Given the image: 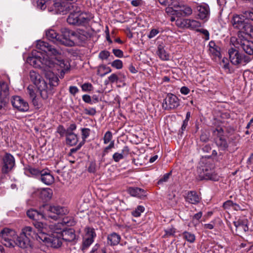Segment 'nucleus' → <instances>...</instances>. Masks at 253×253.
<instances>
[{
	"label": "nucleus",
	"instance_id": "nucleus-1",
	"mask_svg": "<svg viewBox=\"0 0 253 253\" xmlns=\"http://www.w3.org/2000/svg\"><path fill=\"white\" fill-rule=\"evenodd\" d=\"M37 48L41 50L39 52L41 53L42 57H30L28 58V62L35 67L43 68L44 70H47L44 60H48L49 55H58L59 52L48 43L42 41L37 42Z\"/></svg>",
	"mask_w": 253,
	"mask_h": 253
},
{
	"label": "nucleus",
	"instance_id": "nucleus-2",
	"mask_svg": "<svg viewBox=\"0 0 253 253\" xmlns=\"http://www.w3.org/2000/svg\"><path fill=\"white\" fill-rule=\"evenodd\" d=\"M69 212L66 207L59 206H46L42 213H40L34 209L27 211V215L34 220H39L46 218L47 217L53 219H57L58 215H66Z\"/></svg>",
	"mask_w": 253,
	"mask_h": 253
},
{
	"label": "nucleus",
	"instance_id": "nucleus-3",
	"mask_svg": "<svg viewBox=\"0 0 253 253\" xmlns=\"http://www.w3.org/2000/svg\"><path fill=\"white\" fill-rule=\"evenodd\" d=\"M249 20L253 21V12L250 11L238 15V38H253V27Z\"/></svg>",
	"mask_w": 253,
	"mask_h": 253
},
{
	"label": "nucleus",
	"instance_id": "nucleus-4",
	"mask_svg": "<svg viewBox=\"0 0 253 253\" xmlns=\"http://www.w3.org/2000/svg\"><path fill=\"white\" fill-rule=\"evenodd\" d=\"M237 14H234L231 20V26L229 30L231 36L230 41L231 47L228 50L229 58L231 63L235 65H237V38L236 37L237 32V21H236Z\"/></svg>",
	"mask_w": 253,
	"mask_h": 253
},
{
	"label": "nucleus",
	"instance_id": "nucleus-5",
	"mask_svg": "<svg viewBox=\"0 0 253 253\" xmlns=\"http://www.w3.org/2000/svg\"><path fill=\"white\" fill-rule=\"evenodd\" d=\"M76 8L68 16L67 21L70 25L80 26L87 24L94 17L89 12H82L80 8L75 5Z\"/></svg>",
	"mask_w": 253,
	"mask_h": 253
},
{
	"label": "nucleus",
	"instance_id": "nucleus-6",
	"mask_svg": "<svg viewBox=\"0 0 253 253\" xmlns=\"http://www.w3.org/2000/svg\"><path fill=\"white\" fill-rule=\"evenodd\" d=\"M47 70L51 69L54 71H57L59 73V77L63 78L64 75L70 70V64L67 60L60 57H49L48 60H45Z\"/></svg>",
	"mask_w": 253,
	"mask_h": 253
},
{
	"label": "nucleus",
	"instance_id": "nucleus-7",
	"mask_svg": "<svg viewBox=\"0 0 253 253\" xmlns=\"http://www.w3.org/2000/svg\"><path fill=\"white\" fill-rule=\"evenodd\" d=\"M35 231L32 227L26 226L22 230L21 233L17 236L14 245L18 247L26 249L32 246L31 239L34 237Z\"/></svg>",
	"mask_w": 253,
	"mask_h": 253
},
{
	"label": "nucleus",
	"instance_id": "nucleus-8",
	"mask_svg": "<svg viewBox=\"0 0 253 253\" xmlns=\"http://www.w3.org/2000/svg\"><path fill=\"white\" fill-rule=\"evenodd\" d=\"M30 77L31 80L37 86L41 97L43 99L47 98L48 95L46 90L47 84L45 82L44 80H41L40 76L33 71L30 72Z\"/></svg>",
	"mask_w": 253,
	"mask_h": 253
},
{
	"label": "nucleus",
	"instance_id": "nucleus-9",
	"mask_svg": "<svg viewBox=\"0 0 253 253\" xmlns=\"http://www.w3.org/2000/svg\"><path fill=\"white\" fill-rule=\"evenodd\" d=\"M15 236V231L8 228H3L0 232L1 243L3 245L9 248L14 247L13 239Z\"/></svg>",
	"mask_w": 253,
	"mask_h": 253
},
{
	"label": "nucleus",
	"instance_id": "nucleus-10",
	"mask_svg": "<svg viewBox=\"0 0 253 253\" xmlns=\"http://www.w3.org/2000/svg\"><path fill=\"white\" fill-rule=\"evenodd\" d=\"M1 172L7 174L11 172L15 166L14 157L10 153H6L1 158Z\"/></svg>",
	"mask_w": 253,
	"mask_h": 253
},
{
	"label": "nucleus",
	"instance_id": "nucleus-11",
	"mask_svg": "<svg viewBox=\"0 0 253 253\" xmlns=\"http://www.w3.org/2000/svg\"><path fill=\"white\" fill-rule=\"evenodd\" d=\"M180 105L179 99L175 95L170 93L168 94L164 100L162 104V107L166 110H169L176 109Z\"/></svg>",
	"mask_w": 253,
	"mask_h": 253
},
{
	"label": "nucleus",
	"instance_id": "nucleus-12",
	"mask_svg": "<svg viewBox=\"0 0 253 253\" xmlns=\"http://www.w3.org/2000/svg\"><path fill=\"white\" fill-rule=\"evenodd\" d=\"M13 107L21 112H26L29 110L28 103L20 96H13L11 100Z\"/></svg>",
	"mask_w": 253,
	"mask_h": 253
},
{
	"label": "nucleus",
	"instance_id": "nucleus-13",
	"mask_svg": "<svg viewBox=\"0 0 253 253\" xmlns=\"http://www.w3.org/2000/svg\"><path fill=\"white\" fill-rule=\"evenodd\" d=\"M74 5L61 3L60 2H54L52 7H50L49 10L53 12L55 14H65L70 10L71 7L74 8Z\"/></svg>",
	"mask_w": 253,
	"mask_h": 253
},
{
	"label": "nucleus",
	"instance_id": "nucleus-14",
	"mask_svg": "<svg viewBox=\"0 0 253 253\" xmlns=\"http://www.w3.org/2000/svg\"><path fill=\"white\" fill-rule=\"evenodd\" d=\"M72 32L69 29L63 28L61 29L62 35H60L59 43L66 46H72L74 44V42L70 39Z\"/></svg>",
	"mask_w": 253,
	"mask_h": 253
},
{
	"label": "nucleus",
	"instance_id": "nucleus-15",
	"mask_svg": "<svg viewBox=\"0 0 253 253\" xmlns=\"http://www.w3.org/2000/svg\"><path fill=\"white\" fill-rule=\"evenodd\" d=\"M199 176L201 179L213 181H218L219 179V176L213 169L207 168L203 169V172L200 173Z\"/></svg>",
	"mask_w": 253,
	"mask_h": 253
},
{
	"label": "nucleus",
	"instance_id": "nucleus-16",
	"mask_svg": "<svg viewBox=\"0 0 253 253\" xmlns=\"http://www.w3.org/2000/svg\"><path fill=\"white\" fill-rule=\"evenodd\" d=\"M60 234L54 233L51 235L49 240H48L47 246L53 248H58L62 244V238H61Z\"/></svg>",
	"mask_w": 253,
	"mask_h": 253
},
{
	"label": "nucleus",
	"instance_id": "nucleus-17",
	"mask_svg": "<svg viewBox=\"0 0 253 253\" xmlns=\"http://www.w3.org/2000/svg\"><path fill=\"white\" fill-rule=\"evenodd\" d=\"M60 236L62 237V239L66 242H74L78 239V236L75 234V231L72 228L63 230L60 234Z\"/></svg>",
	"mask_w": 253,
	"mask_h": 253
},
{
	"label": "nucleus",
	"instance_id": "nucleus-18",
	"mask_svg": "<svg viewBox=\"0 0 253 253\" xmlns=\"http://www.w3.org/2000/svg\"><path fill=\"white\" fill-rule=\"evenodd\" d=\"M238 44L249 55H253V42L248 39H241L240 42L238 41Z\"/></svg>",
	"mask_w": 253,
	"mask_h": 253
},
{
	"label": "nucleus",
	"instance_id": "nucleus-19",
	"mask_svg": "<svg viewBox=\"0 0 253 253\" xmlns=\"http://www.w3.org/2000/svg\"><path fill=\"white\" fill-rule=\"evenodd\" d=\"M172 5L174 8L179 9L175 10V11H179L180 15L182 16H189L192 13V9L191 7L187 5H184L182 2H173Z\"/></svg>",
	"mask_w": 253,
	"mask_h": 253
},
{
	"label": "nucleus",
	"instance_id": "nucleus-20",
	"mask_svg": "<svg viewBox=\"0 0 253 253\" xmlns=\"http://www.w3.org/2000/svg\"><path fill=\"white\" fill-rule=\"evenodd\" d=\"M38 179L47 185H50L54 182V178L48 169H42Z\"/></svg>",
	"mask_w": 253,
	"mask_h": 253
},
{
	"label": "nucleus",
	"instance_id": "nucleus-21",
	"mask_svg": "<svg viewBox=\"0 0 253 253\" xmlns=\"http://www.w3.org/2000/svg\"><path fill=\"white\" fill-rule=\"evenodd\" d=\"M184 199L186 202L194 205H197L201 200V197L195 191H188L184 196Z\"/></svg>",
	"mask_w": 253,
	"mask_h": 253
},
{
	"label": "nucleus",
	"instance_id": "nucleus-22",
	"mask_svg": "<svg viewBox=\"0 0 253 253\" xmlns=\"http://www.w3.org/2000/svg\"><path fill=\"white\" fill-rule=\"evenodd\" d=\"M197 10L199 12L198 15L202 20H207L210 16V8L208 4H204L197 6Z\"/></svg>",
	"mask_w": 253,
	"mask_h": 253
},
{
	"label": "nucleus",
	"instance_id": "nucleus-23",
	"mask_svg": "<svg viewBox=\"0 0 253 253\" xmlns=\"http://www.w3.org/2000/svg\"><path fill=\"white\" fill-rule=\"evenodd\" d=\"M72 35L75 38V40L82 42L87 40L89 34L84 30L78 29L76 31L72 32Z\"/></svg>",
	"mask_w": 253,
	"mask_h": 253
},
{
	"label": "nucleus",
	"instance_id": "nucleus-24",
	"mask_svg": "<svg viewBox=\"0 0 253 253\" xmlns=\"http://www.w3.org/2000/svg\"><path fill=\"white\" fill-rule=\"evenodd\" d=\"M45 70L47 71L45 73V77L50 85L52 86H57L58 85L59 79L57 75L53 73L54 71L49 68L48 70Z\"/></svg>",
	"mask_w": 253,
	"mask_h": 253
},
{
	"label": "nucleus",
	"instance_id": "nucleus-25",
	"mask_svg": "<svg viewBox=\"0 0 253 253\" xmlns=\"http://www.w3.org/2000/svg\"><path fill=\"white\" fill-rule=\"evenodd\" d=\"M128 193L132 196L140 199L146 197V191L138 187H129L127 190Z\"/></svg>",
	"mask_w": 253,
	"mask_h": 253
},
{
	"label": "nucleus",
	"instance_id": "nucleus-26",
	"mask_svg": "<svg viewBox=\"0 0 253 253\" xmlns=\"http://www.w3.org/2000/svg\"><path fill=\"white\" fill-rule=\"evenodd\" d=\"M37 193L41 199L48 201L51 198L53 192L51 189L49 188H44L38 189L37 190Z\"/></svg>",
	"mask_w": 253,
	"mask_h": 253
},
{
	"label": "nucleus",
	"instance_id": "nucleus-27",
	"mask_svg": "<svg viewBox=\"0 0 253 253\" xmlns=\"http://www.w3.org/2000/svg\"><path fill=\"white\" fill-rule=\"evenodd\" d=\"M129 153V149L127 146H125L122 150L121 153L116 152L113 156V160L116 163H118L120 160L123 159Z\"/></svg>",
	"mask_w": 253,
	"mask_h": 253
},
{
	"label": "nucleus",
	"instance_id": "nucleus-28",
	"mask_svg": "<svg viewBox=\"0 0 253 253\" xmlns=\"http://www.w3.org/2000/svg\"><path fill=\"white\" fill-rule=\"evenodd\" d=\"M120 240V235L115 232L112 233L107 236V243L110 246L117 245Z\"/></svg>",
	"mask_w": 253,
	"mask_h": 253
},
{
	"label": "nucleus",
	"instance_id": "nucleus-29",
	"mask_svg": "<svg viewBox=\"0 0 253 253\" xmlns=\"http://www.w3.org/2000/svg\"><path fill=\"white\" fill-rule=\"evenodd\" d=\"M46 36L48 40L53 42L59 43V39L61 37L53 29H48L46 31Z\"/></svg>",
	"mask_w": 253,
	"mask_h": 253
},
{
	"label": "nucleus",
	"instance_id": "nucleus-30",
	"mask_svg": "<svg viewBox=\"0 0 253 253\" xmlns=\"http://www.w3.org/2000/svg\"><path fill=\"white\" fill-rule=\"evenodd\" d=\"M157 54L159 58L163 61H167L169 59V54L167 53L162 45H159L158 46Z\"/></svg>",
	"mask_w": 253,
	"mask_h": 253
},
{
	"label": "nucleus",
	"instance_id": "nucleus-31",
	"mask_svg": "<svg viewBox=\"0 0 253 253\" xmlns=\"http://www.w3.org/2000/svg\"><path fill=\"white\" fill-rule=\"evenodd\" d=\"M46 231H41L38 232L37 234L35 233L34 236L39 241H42L44 242L46 246L47 245L48 240H49L51 235L47 234L45 233Z\"/></svg>",
	"mask_w": 253,
	"mask_h": 253
},
{
	"label": "nucleus",
	"instance_id": "nucleus-32",
	"mask_svg": "<svg viewBox=\"0 0 253 253\" xmlns=\"http://www.w3.org/2000/svg\"><path fill=\"white\" fill-rule=\"evenodd\" d=\"M9 95V88L7 84L2 82L0 84V98H6Z\"/></svg>",
	"mask_w": 253,
	"mask_h": 253
},
{
	"label": "nucleus",
	"instance_id": "nucleus-33",
	"mask_svg": "<svg viewBox=\"0 0 253 253\" xmlns=\"http://www.w3.org/2000/svg\"><path fill=\"white\" fill-rule=\"evenodd\" d=\"M215 143L218 148L222 150H225L228 147L226 141L222 137H216Z\"/></svg>",
	"mask_w": 253,
	"mask_h": 253
},
{
	"label": "nucleus",
	"instance_id": "nucleus-34",
	"mask_svg": "<svg viewBox=\"0 0 253 253\" xmlns=\"http://www.w3.org/2000/svg\"><path fill=\"white\" fill-rule=\"evenodd\" d=\"M8 99L2 98L0 101V116L6 113L8 110Z\"/></svg>",
	"mask_w": 253,
	"mask_h": 253
},
{
	"label": "nucleus",
	"instance_id": "nucleus-35",
	"mask_svg": "<svg viewBox=\"0 0 253 253\" xmlns=\"http://www.w3.org/2000/svg\"><path fill=\"white\" fill-rule=\"evenodd\" d=\"M238 64H240L243 65H246L247 63H249L251 58L249 55H246L243 53H239L238 52Z\"/></svg>",
	"mask_w": 253,
	"mask_h": 253
},
{
	"label": "nucleus",
	"instance_id": "nucleus-36",
	"mask_svg": "<svg viewBox=\"0 0 253 253\" xmlns=\"http://www.w3.org/2000/svg\"><path fill=\"white\" fill-rule=\"evenodd\" d=\"M182 237L184 240L190 243H194L196 239L195 235L194 234L187 231H184L182 233Z\"/></svg>",
	"mask_w": 253,
	"mask_h": 253
},
{
	"label": "nucleus",
	"instance_id": "nucleus-37",
	"mask_svg": "<svg viewBox=\"0 0 253 253\" xmlns=\"http://www.w3.org/2000/svg\"><path fill=\"white\" fill-rule=\"evenodd\" d=\"M78 141L77 135L71 134L66 138V143L71 146L76 145Z\"/></svg>",
	"mask_w": 253,
	"mask_h": 253
},
{
	"label": "nucleus",
	"instance_id": "nucleus-38",
	"mask_svg": "<svg viewBox=\"0 0 253 253\" xmlns=\"http://www.w3.org/2000/svg\"><path fill=\"white\" fill-rule=\"evenodd\" d=\"M28 171L32 175L35 176L38 179L39 178L40 175H41L42 172V170L33 167H30L28 169Z\"/></svg>",
	"mask_w": 253,
	"mask_h": 253
},
{
	"label": "nucleus",
	"instance_id": "nucleus-39",
	"mask_svg": "<svg viewBox=\"0 0 253 253\" xmlns=\"http://www.w3.org/2000/svg\"><path fill=\"white\" fill-rule=\"evenodd\" d=\"M33 224L36 228L37 229L38 232L43 231H46V229L45 227V225L41 221H39L38 220L34 221Z\"/></svg>",
	"mask_w": 253,
	"mask_h": 253
},
{
	"label": "nucleus",
	"instance_id": "nucleus-40",
	"mask_svg": "<svg viewBox=\"0 0 253 253\" xmlns=\"http://www.w3.org/2000/svg\"><path fill=\"white\" fill-rule=\"evenodd\" d=\"M176 229L173 227L167 228L165 230V234L164 237L165 238L169 237L170 236H174V234L176 233Z\"/></svg>",
	"mask_w": 253,
	"mask_h": 253
},
{
	"label": "nucleus",
	"instance_id": "nucleus-41",
	"mask_svg": "<svg viewBox=\"0 0 253 253\" xmlns=\"http://www.w3.org/2000/svg\"><path fill=\"white\" fill-rule=\"evenodd\" d=\"M36 1L37 6L41 9H45L48 3L47 0H35Z\"/></svg>",
	"mask_w": 253,
	"mask_h": 253
},
{
	"label": "nucleus",
	"instance_id": "nucleus-42",
	"mask_svg": "<svg viewBox=\"0 0 253 253\" xmlns=\"http://www.w3.org/2000/svg\"><path fill=\"white\" fill-rule=\"evenodd\" d=\"M144 211V208L142 206H138L136 209L132 212V214L134 217H138Z\"/></svg>",
	"mask_w": 253,
	"mask_h": 253
},
{
	"label": "nucleus",
	"instance_id": "nucleus-43",
	"mask_svg": "<svg viewBox=\"0 0 253 253\" xmlns=\"http://www.w3.org/2000/svg\"><path fill=\"white\" fill-rule=\"evenodd\" d=\"M112 133L110 131H107L104 134L103 137V142L105 144L109 143L112 139Z\"/></svg>",
	"mask_w": 253,
	"mask_h": 253
},
{
	"label": "nucleus",
	"instance_id": "nucleus-44",
	"mask_svg": "<svg viewBox=\"0 0 253 253\" xmlns=\"http://www.w3.org/2000/svg\"><path fill=\"white\" fill-rule=\"evenodd\" d=\"M85 231L86 237H89L94 239V238L96 236V233L95 232L94 229L93 228L89 227H86L85 228Z\"/></svg>",
	"mask_w": 253,
	"mask_h": 253
},
{
	"label": "nucleus",
	"instance_id": "nucleus-45",
	"mask_svg": "<svg viewBox=\"0 0 253 253\" xmlns=\"http://www.w3.org/2000/svg\"><path fill=\"white\" fill-rule=\"evenodd\" d=\"M93 242V239L89 237H86L83 242L82 250H86Z\"/></svg>",
	"mask_w": 253,
	"mask_h": 253
},
{
	"label": "nucleus",
	"instance_id": "nucleus-46",
	"mask_svg": "<svg viewBox=\"0 0 253 253\" xmlns=\"http://www.w3.org/2000/svg\"><path fill=\"white\" fill-rule=\"evenodd\" d=\"M111 66L117 69H121L123 68V62L119 59H116L113 61Z\"/></svg>",
	"mask_w": 253,
	"mask_h": 253
},
{
	"label": "nucleus",
	"instance_id": "nucleus-47",
	"mask_svg": "<svg viewBox=\"0 0 253 253\" xmlns=\"http://www.w3.org/2000/svg\"><path fill=\"white\" fill-rule=\"evenodd\" d=\"M220 49V47L218 46H217L215 47V48L211 49L210 50V52L215 57L219 58L221 55Z\"/></svg>",
	"mask_w": 253,
	"mask_h": 253
},
{
	"label": "nucleus",
	"instance_id": "nucleus-48",
	"mask_svg": "<svg viewBox=\"0 0 253 253\" xmlns=\"http://www.w3.org/2000/svg\"><path fill=\"white\" fill-rule=\"evenodd\" d=\"M171 175V172L165 174L158 181V184L160 185L163 184L164 182L168 181V179Z\"/></svg>",
	"mask_w": 253,
	"mask_h": 253
},
{
	"label": "nucleus",
	"instance_id": "nucleus-49",
	"mask_svg": "<svg viewBox=\"0 0 253 253\" xmlns=\"http://www.w3.org/2000/svg\"><path fill=\"white\" fill-rule=\"evenodd\" d=\"M110 53L107 50H102L99 54V58L101 60H106L110 56Z\"/></svg>",
	"mask_w": 253,
	"mask_h": 253
},
{
	"label": "nucleus",
	"instance_id": "nucleus-50",
	"mask_svg": "<svg viewBox=\"0 0 253 253\" xmlns=\"http://www.w3.org/2000/svg\"><path fill=\"white\" fill-rule=\"evenodd\" d=\"M82 89L84 91H90L93 90V87L91 84L87 83L84 84L81 86Z\"/></svg>",
	"mask_w": 253,
	"mask_h": 253
},
{
	"label": "nucleus",
	"instance_id": "nucleus-51",
	"mask_svg": "<svg viewBox=\"0 0 253 253\" xmlns=\"http://www.w3.org/2000/svg\"><path fill=\"white\" fill-rule=\"evenodd\" d=\"M82 138L84 140L90 135V129L88 128H83L81 129Z\"/></svg>",
	"mask_w": 253,
	"mask_h": 253
},
{
	"label": "nucleus",
	"instance_id": "nucleus-52",
	"mask_svg": "<svg viewBox=\"0 0 253 253\" xmlns=\"http://www.w3.org/2000/svg\"><path fill=\"white\" fill-rule=\"evenodd\" d=\"M84 113L89 116H94L96 113L95 108H85L84 109Z\"/></svg>",
	"mask_w": 253,
	"mask_h": 253
},
{
	"label": "nucleus",
	"instance_id": "nucleus-53",
	"mask_svg": "<svg viewBox=\"0 0 253 253\" xmlns=\"http://www.w3.org/2000/svg\"><path fill=\"white\" fill-rule=\"evenodd\" d=\"M189 25H188V27H190L192 28L199 27L201 26V24L199 22L197 21L196 20H191L189 22ZM181 27L187 26V25H179Z\"/></svg>",
	"mask_w": 253,
	"mask_h": 253
},
{
	"label": "nucleus",
	"instance_id": "nucleus-54",
	"mask_svg": "<svg viewBox=\"0 0 253 253\" xmlns=\"http://www.w3.org/2000/svg\"><path fill=\"white\" fill-rule=\"evenodd\" d=\"M236 204H234L231 201H227L225 202L223 204V207L224 209L232 208L236 210Z\"/></svg>",
	"mask_w": 253,
	"mask_h": 253
},
{
	"label": "nucleus",
	"instance_id": "nucleus-55",
	"mask_svg": "<svg viewBox=\"0 0 253 253\" xmlns=\"http://www.w3.org/2000/svg\"><path fill=\"white\" fill-rule=\"evenodd\" d=\"M160 33V30L159 29H152L150 31L149 35H148V38L150 39L154 38L157 35H158Z\"/></svg>",
	"mask_w": 253,
	"mask_h": 253
},
{
	"label": "nucleus",
	"instance_id": "nucleus-56",
	"mask_svg": "<svg viewBox=\"0 0 253 253\" xmlns=\"http://www.w3.org/2000/svg\"><path fill=\"white\" fill-rule=\"evenodd\" d=\"M99 245L98 244H96L93 247V248H92V249L90 253H106V251H105V250L104 249H101V251H98V249H99Z\"/></svg>",
	"mask_w": 253,
	"mask_h": 253
},
{
	"label": "nucleus",
	"instance_id": "nucleus-57",
	"mask_svg": "<svg viewBox=\"0 0 253 253\" xmlns=\"http://www.w3.org/2000/svg\"><path fill=\"white\" fill-rule=\"evenodd\" d=\"M66 131L64 127L62 125H59L57 128V132L58 133L61 137H63L65 135Z\"/></svg>",
	"mask_w": 253,
	"mask_h": 253
},
{
	"label": "nucleus",
	"instance_id": "nucleus-58",
	"mask_svg": "<svg viewBox=\"0 0 253 253\" xmlns=\"http://www.w3.org/2000/svg\"><path fill=\"white\" fill-rule=\"evenodd\" d=\"M108 80L111 83H114L118 82L119 77L116 74H112L108 77Z\"/></svg>",
	"mask_w": 253,
	"mask_h": 253
},
{
	"label": "nucleus",
	"instance_id": "nucleus-59",
	"mask_svg": "<svg viewBox=\"0 0 253 253\" xmlns=\"http://www.w3.org/2000/svg\"><path fill=\"white\" fill-rule=\"evenodd\" d=\"M113 53L117 57L121 58L124 56L123 51L119 49H113Z\"/></svg>",
	"mask_w": 253,
	"mask_h": 253
},
{
	"label": "nucleus",
	"instance_id": "nucleus-60",
	"mask_svg": "<svg viewBox=\"0 0 253 253\" xmlns=\"http://www.w3.org/2000/svg\"><path fill=\"white\" fill-rule=\"evenodd\" d=\"M69 92L75 96L79 91V90L77 86H70L69 89Z\"/></svg>",
	"mask_w": 253,
	"mask_h": 253
},
{
	"label": "nucleus",
	"instance_id": "nucleus-61",
	"mask_svg": "<svg viewBox=\"0 0 253 253\" xmlns=\"http://www.w3.org/2000/svg\"><path fill=\"white\" fill-rule=\"evenodd\" d=\"M215 134L217 135V137H222L223 134V129L222 128L218 127L214 131Z\"/></svg>",
	"mask_w": 253,
	"mask_h": 253
},
{
	"label": "nucleus",
	"instance_id": "nucleus-62",
	"mask_svg": "<svg viewBox=\"0 0 253 253\" xmlns=\"http://www.w3.org/2000/svg\"><path fill=\"white\" fill-rule=\"evenodd\" d=\"M83 100L84 102L90 104H93L91 97L89 95L85 94L82 96Z\"/></svg>",
	"mask_w": 253,
	"mask_h": 253
},
{
	"label": "nucleus",
	"instance_id": "nucleus-63",
	"mask_svg": "<svg viewBox=\"0 0 253 253\" xmlns=\"http://www.w3.org/2000/svg\"><path fill=\"white\" fill-rule=\"evenodd\" d=\"M32 103L34 106L36 107L37 108H40L41 106V103L39 101V100L37 97L35 98H34L33 99H32Z\"/></svg>",
	"mask_w": 253,
	"mask_h": 253
},
{
	"label": "nucleus",
	"instance_id": "nucleus-64",
	"mask_svg": "<svg viewBox=\"0 0 253 253\" xmlns=\"http://www.w3.org/2000/svg\"><path fill=\"white\" fill-rule=\"evenodd\" d=\"M28 92L30 95V97L31 99H33L34 98H35L36 96V93L35 92V91L33 90L32 87L31 86H28L27 88Z\"/></svg>",
	"mask_w": 253,
	"mask_h": 253
}]
</instances>
